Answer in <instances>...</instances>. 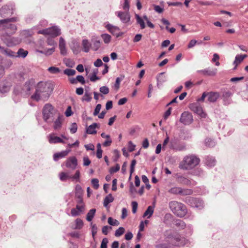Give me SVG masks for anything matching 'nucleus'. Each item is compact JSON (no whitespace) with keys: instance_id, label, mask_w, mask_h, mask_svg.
Instances as JSON below:
<instances>
[{"instance_id":"obj_27","label":"nucleus","mask_w":248,"mask_h":248,"mask_svg":"<svg viewBox=\"0 0 248 248\" xmlns=\"http://www.w3.org/2000/svg\"><path fill=\"white\" fill-rule=\"evenodd\" d=\"M165 73L162 72L159 73L156 77L157 81V86L159 88V85L162 84L164 82H166L167 80V77L164 75Z\"/></svg>"},{"instance_id":"obj_34","label":"nucleus","mask_w":248,"mask_h":248,"mask_svg":"<svg viewBox=\"0 0 248 248\" xmlns=\"http://www.w3.org/2000/svg\"><path fill=\"white\" fill-rule=\"evenodd\" d=\"M154 213V207L152 206H149L148 207L147 210L144 212L143 217H146L148 218H150V217L152 216Z\"/></svg>"},{"instance_id":"obj_45","label":"nucleus","mask_w":248,"mask_h":248,"mask_svg":"<svg viewBox=\"0 0 248 248\" xmlns=\"http://www.w3.org/2000/svg\"><path fill=\"white\" fill-rule=\"evenodd\" d=\"M76 229H80L83 226V222L80 218L76 219Z\"/></svg>"},{"instance_id":"obj_28","label":"nucleus","mask_w":248,"mask_h":248,"mask_svg":"<svg viewBox=\"0 0 248 248\" xmlns=\"http://www.w3.org/2000/svg\"><path fill=\"white\" fill-rule=\"evenodd\" d=\"M59 48L60 49L61 54L62 55H65L66 54L65 43L64 40L62 37H60V38Z\"/></svg>"},{"instance_id":"obj_52","label":"nucleus","mask_w":248,"mask_h":248,"mask_svg":"<svg viewBox=\"0 0 248 248\" xmlns=\"http://www.w3.org/2000/svg\"><path fill=\"white\" fill-rule=\"evenodd\" d=\"M53 38V37L48 38L47 40V43L48 45L55 47L57 44Z\"/></svg>"},{"instance_id":"obj_23","label":"nucleus","mask_w":248,"mask_h":248,"mask_svg":"<svg viewBox=\"0 0 248 248\" xmlns=\"http://www.w3.org/2000/svg\"><path fill=\"white\" fill-rule=\"evenodd\" d=\"M0 53L11 58H16V53L7 48L3 47L2 48Z\"/></svg>"},{"instance_id":"obj_38","label":"nucleus","mask_w":248,"mask_h":248,"mask_svg":"<svg viewBox=\"0 0 248 248\" xmlns=\"http://www.w3.org/2000/svg\"><path fill=\"white\" fill-rule=\"evenodd\" d=\"M95 212L96 210L95 209H92L89 211V212L87 213L86 217V219L88 221H91L92 220L94 216Z\"/></svg>"},{"instance_id":"obj_9","label":"nucleus","mask_w":248,"mask_h":248,"mask_svg":"<svg viewBox=\"0 0 248 248\" xmlns=\"http://www.w3.org/2000/svg\"><path fill=\"white\" fill-rule=\"evenodd\" d=\"M14 10V5L12 4L5 5L0 9V16L7 18L13 15Z\"/></svg>"},{"instance_id":"obj_36","label":"nucleus","mask_w":248,"mask_h":248,"mask_svg":"<svg viewBox=\"0 0 248 248\" xmlns=\"http://www.w3.org/2000/svg\"><path fill=\"white\" fill-rule=\"evenodd\" d=\"M59 177L62 181H66L70 179L71 175L68 172H62L59 174Z\"/></svg>"},{"instance_id":"obj_53","label":"nucleus","mask_w":248,"mask_h":248,"mask_svg":"<svg viewBox=\"0 0 248 248\" xmlns=\"http://www.w3.org/2000/svg\"><path fill=\"white\" fill-rule=\"evenodd\" d=\"M77 129L78 126L77 124L75 123H72L70 128V132L73 134L75 133L77 131Z\"/></svg>"},{"instance_id":"obj_54","label":"nucleus","mask_w":248,"mask_h":248,"mask_svg":"<svg viewBox=\"0 0 248 248\" xmlns=\"http://www.w3.org/2000/svg\"><path fill=\"white\" fill-rule=\"evenodd\" d=\"M101 108V105L100 104H97L94 110V112L93 113V115L94 116L97 115L99 114Z\"/></svg>"},{"instance_id":"obj_26","label":"nucleus","mask_w":248,"mask_h":248,"mask_svg":"<svg viewBox=\"0 0 248 248\" xmlns=\"http://www.w3.org/2000/svg\"><path fill=\"white\" fill-rule=\"evenodd\" d=\"M189 200L194 202V204L192 206H194L197 208L201 209L204 206V202L202 200L194 198H190Z\"/></svg>"},{"instance_id":"obj_59","label":"nucleus","mask_w":248,"mask_h":248,"mask_svg":"<svg viewBox=\"0 0 248 248\" xmlns=\"http://www.w3.org/2000/svg\"><path fill=\"white\" fill-rule=\"evenodd\" d=\"M136 164V160L135 159H133L131 161V165H130V175L132 174V173L134 171V168Z\"/></svg>"},{"instance_id":"obj_30","label":"nucleus","mask_w":248,"mask_h":248,"mask_svg":"<svg viewBox=\"0 0 248 248\" xmlns=\"http://www.w3.org/2000/svg\"><path fill=\"white\" fill-rule=\"evenodd\" d=\"M92 48L94 51H97L100 47V41L97 39H92Z\"/></svg>"},{"instance_id":"obj_50","label":"nucleus","mask_w":248,"mask_h":248,"mask_svg":"<svg viewBox=\"0 0 248 248\" xmlns=\"http://www.w3.org/2000/svg\"><path fill=\"white\" fill-rule=\"evenodd\" d=\"M92 184L93 186V187L97 189L99 187V181L96 178H93L92 180L91 181Z\"/></svg>"},{"instance_id":"obj_1","label":"nucleus","mask_w":248,"mask_h":248,"mask_svg":"<svg viewBox=\"0 0 248 248\" xmlns=\"http://www.w3.org/2000/svg\"><path fill=\"white\" fill-rule=\"evenodd\" d=\"M53 90L52 84L48 82H39L36 86L35 93L31 98L38 101L40 100L46 101Z\"/></svg>"},{"instance_id":"obj_43","label":"nucleus","mask_w":248,"mask_h":248,"mask_svg":"<svg viewBox=\"0 0 248 248\" xmlns=\"http://www.w3.org/2000/svg\"><path fill=\"white\" fill-rule=\"evenodd\" d=\"M80 175V173L79 170H77L74 175H71L70 179H72V181H76V182H79Z\"/></svg>"},{"instance_id":"obj_6","label":"nucleus","mask_w":248,"mask_h":248,"mask_svg":"<svg viewBox=\"0 0 248 248\" xmlns=\"http://www.w3.org/2000/svg\"><path fill=\"white\" fill-rule=\"evenodd\" d=\"M37 33L44 35H49L52 37L58 36L61 33L60 29L57 26H53L51 28L39 30Z\"/></svg>"},{"instance_id":"obj_19","label":"nucleus","mask_w":248,"mask_h":248,"mask_svg":"<svg viewBox=\"0 0 248 248\" xmlns=\"http://www.w3.org/2000/svg\"><path fill=\"white\" fill-rule=\"evenodd\" d=\"M48 142L50 144H56L58 143H64L65 142L60 138L55 136L54 133L49 135L47 137Z\"/></svg>"},{"instance_id":"obj_37","label":"nucleus","mask_w":248,"mask_h":248,"mask_svg":"<svg viewBox=\"0 0 248 248\" xmlns=\"http://www.w3.org/2000/svg\"><path fill=\"white\" fill-rule=\"evenodd\" d=\"M101 37L103 39L104 43L106 44H109L111 40V36L107 33H104L101 34Z\"/></svg>"},{"instance_id":"obj_4","label":"nucleus","mask_w":248,"mask_h":248,"mask_svg":"<svg viewBox=\"0 0 248 248\" xmlns=\"http://www.w3.org/2000/svg\"><path fill=\"white\" fill-rule=\"evenodd\" d=\"M57 113V110L52 105L49 103L46 104L42 110L43 118L45 122L51 123L54 121V116Z\"/></svg>"},{"instance_id":"obj_42","label":"nucleus","mask_w":248,"mask_h":248,"mask_svg":"<svg viewBox=\"0 0 248 248\" xmlns=\"http://www.w3.org/2000/svg\"><path fill=\"white\" fill-rule=\"evenodd\" d=\"M205 144L206 146L209 147H214L216 145V142L214 140L210 139V138H207L205 140Z\"/></svg>"},{"instance_id":"obj_35","label":"nucleus","mask_w":248,"mask_h":248,"mask_svg":"<svg viewBox=\"0 0 248 248\" xmlns=\"http://www.w3.org/2000/svg\"><path fill=\"white\" fill-rule=\"evenodd\" d=\"M114 200V198L112 197L111 194L106 196L104 200L103 204L105 207H107L108 205L112 202Z\"/></svg>"},{"instance_id":"obj_3","label":"nucleus","mask_w":248,"mask_h":248,"mask_svg":"<svg viewBox=\"0 0 248 248\" xmlns=\"http://www.w3.org/2000/svg\"><path fill=\"white\" fill-rule=\"evenodd\" d=\"M200 161V159L196 155H189L184 157L183 161L179 165V168L185 170H190L198 165Z\"/></svg>"},{"instance_id":"obj_11","label":"nucleus","mask_w":248,"mask_h":248,"mask_svg":"<svg viewBox=\"0 0 248 248\" xmlns=\"http://www.w3.org/2000/svg\"><path fill=\"white\" fill-rule=\"evenodd\" d=\"M105 27L111 34L116 36V37L121 36L124 34L123 32L120 31L119 28L117 26L108 24Z\"/></svg>"},{"instance_id":"obj_5","label":"nucleus","mask_w":248,"mask_h":248,"mask_svg":"<svg viewBox=\"0 0 248 248\" xmlns=\"http://www.w3.org/2000/svg\"><path fill=\"white\" fill-rule=\"evenodd\" d=\"M169 206L171 211L180 217H184L187 213L186 206L181 202L171 201L169 203Z\"/></svg>"},{"instance_id":"obj_40","label":"nucleus","mask_w":248,"mask_h":248,"mask_svg":"<svg viewBox=\"0 0 248 248\" xmlns=\"http://www.w3.org/2000/svg\"><path fill=\"white\" fill-rule=\"evenodd\" d=\"M92 94L91 92H89L87 90L85 91V94L82 98L83 101H86L88 102H90L92 100Z\"/></svg>"},{"instance_id":"obj_20","label":"nucleus","mask_w":248,"mask_h":248,"mask_svg":"<svg viewBox=\"0 0 248 248\" xmlns=\"http://www.w3.org/2000/svg\"><path fill=\"white\" fill-rule=\"evenodd\" d=\"M219 97V94L217 92L207 93L208 101L211 103L215 102Z\"/></svg>"},{"instance_id":"obj_58","label":"nucleus","mask_w":248,"mask_h":248,"mask_svg":"<svg viewBox=\"0 0 248 248\" xmlns=\"http://www.w3.org/2000/svg\"><path fill=\"white\" fill-rule=\"evenodd\" d=\"M111 229H112L111 227L108 226H104L103 227V228L102 229V233L105 235H107L108 233V230H111Z\"/></svg>"},{"instance_id":"obj_24","label":"nucleus","mask_w":248,"mask_h":248,"mask_svg":"<svg viewBox=\"0 0 248 248\" xmlns=\"http://www.w3.org/2000/svg\"><path fill=\"white\" fill-rule=\"evenodd\" d=\"M99 124L97 123H93L86 128V133L88 134H95L97 133L95 128H99Z\"/></svg>"},{"instance_id":"obj_60","label":"nucleus","mask_w":248,"mask_h":248,"mask_svg":"<svg viewBox=\"0 0 248 248\" xmlns=\"http://www.w3.org/2000/svg\"><path fill=\"white\" fill-rule=\"evenodd\" d=\"M55 51V47H52L51 48L45 49V55L46 56L51 55Z\"/></svg>"},{"instance_id":"obj_14","label":"nucleus","mask_w":248,"mask_h":248,"mask_svg":"<svg viewBox=\"0 0 248 248\" xmlns=\"http://www.w3.org/2000/svg\"><path fill=\"white\" fill-rule=\"evenodd\" d=\"M190 109L202 118H205L206 113L203 111L202 108L197 104H192L190 106Z\"/></svg>"},{"instance_id":"obj_18","label":"nucleus","mask_w":248,"mask_h":248,"mask_svg":"<svg viewBox=\"0 0 248 248\" xmlns=\"http://www.w3.org/2000/svg\"><path fill=\"white\" fill-rule=\"evenodd\" d=\"M217 69L216 68L211 69L207 68L203 70H200L197 71V73L201 74L204 76H214L217 73Z\"/></svg>"},{"instance_id":"obj_25","label":"nucleus","mask_w":248,"mask_h":248,"mask_svg":"<svg viewBox=\"0 0 248 248\" xmlns=\"http://www.w3.org/2000/svg\"><path fill=\"white\" fill-rule=\"evenodd\" d=\"M216 161L214 157L207 156L205 159V164L209 167H214L216 165Z\"/></svg>"},{"instance_id":"obj_16","label":"nucleus","mask_w":248,"mask_h":248,"mask_svg":"<svg viewBox=\"0 0 248 248\" xmlns=\"http://www.w3.org/2000/svg\"><path fill=\"white\" fill-rule=\"evenodd\" d=\"M116 14L120 18L121 21L124 23H128L130 21V16L128 11L117 12Z\"/></svg>"},{"instance_id":"obj_51","label":"nucleus","mask_w":248,"mask_h":248,"mask_svg":"<svg viewBox=\"0 0 248 248\" xmlns=\"http://www.w3.org/2000/svg\"><path fill=\"white\" fill-rule=\"evenodd\" d=\"M99 91L104 94H107L109 93V89L107 86L101 87L99 89Z\"/></svg>"},{"instance_id":"obj_61","label":"nucleus","mask_w":248,"mask_h":248,"mask_svg":"<svg viewBox=\"0 0 248 248\" xmlns=\"http://www.w3.org/2000/svg\"><path fill=\"white\" fill-rule=\"evenodd\" d=\"M77 82H79L82 84H84L85 83V80L84 79V77L81 75H78L76 77Z\"/></svg>"},{"instance_id":"obj_12","label":"nucleus","mask_w":248,"mask_h":248,"mask_svg":"<svg viewBox=\"0 0 248 248\" xmlns=\"http://www.w3.org/2000/svg\"><path fill=\"white\" fill-rule=\"evenodd\" d=\"M232 94V93L228 90H225L222 92L221 99H222L223 105H228L232 103L231 96Z\"/></svg>"},{"instance_id":"obj_2","label":"nucleus","mask_w":248,"mask_h":248,"mask_svg":"<svg viewBox=\"0 0 248 248\" xmlns=\"http://www.w3.org/2000/svg\"><path fill=\"white\" fill-rule=\"evenodd\" d=\"M18 21L16 17L7 18L0 20V35L11 36L17 31L16 25L14 23Z\"/></svg>"},{"instance_id":"obj_32","label":"nucleus","mask_w":248,"mask_h":248,"mask_svg":"<svg viewBox=\"0 0 248 248\" xmlns=\"http://www.w3.org/2000/svg\"><path fill=\"white\" fill-rule=\"evenodd\" d=\"M28 54V51L23 48H19L16 53V58H25Z\"/></svg>"},{"instance_id":"obj_47","label":"nucleus","mask_w":248,"mask_h":248,"mask_svg":"<svg viewBox=\"0 0 248 248\" xmlns=\"http://www.w3.org/2000/svg\"><path fill=\"white\" fill-rule=\"evenodd\" d=\"M76 71L71 69H66L63 71V73L68 76H74L76 74Z\"/></svg>"},{"instance_id":"obj_31","label":"nucleus","mask_w":248,"mask_h":248,"mask_svg":"<svg viewBox=\"0 0 248 248\" xmlns=\"http://www.w3.org/2000/svg\"><path fill=\"white\" fill-rule=\"evenodd\" d=\"M82 45L83 46V50L85 52H88L91 47H92L91 43L87 39L82 40Z\"/></svg>"},{"instance_id":"obj_8","label":"nucleus","mask_w":248,"mask_h":248,"mask_svg":"<svg viewBox=\"0 0 248 248\" xmlns=\"http://www.w3.org/2000/svg\"><path fill=\"white\" fill-rule=\"evenodd\" d=\"M1 40L9 47L13 46L19 44L21 40L17 37H11L8 35H3L0 36Z\"/></svg>"},{"instance_id":"obj_22","label":"nucleus","mask_w":248,"mask_h":248,"mask_svg":"<svg viewBox=\"0 0 248 248\" xmlns=\"http://www.w3.org/2000/svg\"><path fill=\"white\" fill-rule=\"evenodd\" d=\"M70 152V149L66 150L65 151H62L60 153H57L53 155V159L56 161L60 158H62L66 156L68 153Z\"/></svg>"},{"instance_id":"obj_55","label":"nucleus","mask_w":248,"mask_h":248,"mask_svg":"<svg viewBox=\"0 0 248 248\" xmlns=\"http://www.w3.org/2000/svg\"><path fill=\"white\" fill-rule=\"evenodd\" d=\"M135 145H134L131 141H129L128 143V149L130 152H131L135 150Z\"/></svg>"},{"instance_id":"obj_29","label":"nucleus","mask_w":248,"mask_h":248,"mask_svg":"<svg viewBox=\"0 0 248 248\" xmlns=\"http://www.w3.org/2000/svg\"><path fill=\"white\" fill-rule=\"evenodd\" d=\"M34 84V81L33 80H29L26 82L24 85L23 90L27 92V93H29L30 91L32 88Z\"/></svg>"},{"instance_id":"obj_21","label":"nucleus","mask_w":248,"mask_h":248,"mask_svg":"<svg viewBox=\"0 0 248 248\" xmlns=\"http://www.w3.org/2000/svg\"><path fill=\"white\" fill-rule=\"evenodd\" d=\"M175 225L180 229H184L186 228H188L190 230H192V226L188 225L187 227L186 223L182 220L177 219L175 221Z\"/></svg>"},{"instance_id":"obj_17","label":"nucleus","mask_w":248,"mask_h":248,"mask_svg":"<svg viewBox=\"0 0 248 248\" xmlns=\"http://www.w3.org/2000/svg\"><path fill=\"white\" fill-rule=\"evenodd\" d=\"M169 192L173 194L187 195L189 194L190 192L188 190H184L179 187H174L169 190Z\"/></svg>"},{"instance_id":"obj_57","label":"nucleus","mask_w":248,"mask_h":248,"mask_svg":"<svg viewBox=\"0 0 248 248\" xmlns=\"http://www.w3.org/2000/svg\"><path fill=\"white\" fill-rule=\"evenodd\" d=\"M120 168V166L118 164H117L116 165V166L111 167L109 170V172L111 173H115L119 170Z\"/></svg>"},{"instance_id":"obj_41","label":"nucleus","mask_w":248,"mask_h":248,"mask_svg":"<svg viewBox=\"0 0 248 248\" xmlns=\"http://www.w3.org/2000/svg\"><path fill=\"white\" fill-rule=\"evenodd\" d=\"M62 126L61 116L59 115L58 118L54 121V128L55 130L59 129Z\"/></svg>"},{"instance_id":"obj_33","label":"nucleus","mask_w":248,"mask_h":248,"mask_svg":"<svg viewBox=\"0 0 248 248\" xmlns=\"http://www.w3.org/2000/svg\"><path fill=\"white\" fill-rule=\"evenodd\" d=\"M247 57V55H237L235 56V60L233 64L235 65V67L240 63L244 59Z\"/></svg>"},{"instance_id":"obj_64","label":"nucleus","mask_w":248,"mask_h":248,"mask_svg":"<svg viewBox=\"0 0 248 248\" xmlns=\"http://www.w3.org/2000/svg\"><path fill=\"white\" fill-rule=\"evenodd\" d=\"M203 171L200 168H197L194 171V174L198 176H202L203 175Z\"/></svg>"},{"instance_id":"obj_10","label":"nucleus","mask_w":248,"mask_h":248,"mask_svg":"<svg viewBox=\"0 0 248 248\" xmlns=\"http://www.w3.org/2000/svg\"><path fill=\"white\" fill-rule=\"evenodd\" d=\"M64 165H65L67 168L71 169L73 170H75L78 166V160L74 156H70L66 160L62 165V166H63Z\"/></svg>"},{"instance_id":"obj_15","label":"nucleus","mask_w":248,"mask_h":248,"mask_svg":"<svg viewBox=\"0 0 248 248\" xmlns=\"http://www.w3.org/2000/svg\"><path fill=\"white\" fill-rule=\"evenodd\" d=\"M180 121L184 124H190L193 121L192 116L189 113L185 112L182 114Z\"/></svg>"},{"instance_id":"obj_62","label":"nucleus","mask_w":248,"mask_h":248,"mask_svg":"<svg viewBox=\"0 0 248 248\" xmlns=\"http://www.w3.org/2000/svg\"><path fill=\"white\" fill-rule=\"evenodd\" d=\"M85 208L84 204H77L76 205V209L80 213L83 212Z\"/></svg>"},{"instance_id":"obj_48","label":"nucleus","mask_w":248,"mask_h":248,"mask_svg":"<svg viewBox=\"0 0 248 248\" xmlns=\"http://www.w3.org/2000/svg\"><path fill=\"white\" fill-rule=\"evenodd\" d=\"M76 196L78 197L82 194V189L81 186L79 185H77L75 187Z\"/></svg>"},{"instance_id":"obj_49","label":"nucleus","mask_w":248,"mask_h":248,"mask_svg":"<svg viewBox=\"0 0 248 248\" xmlns=\"http://www.w3.org/2000/svg\"><path fill=\"white\" fill-rule=\"evenodd\" d=\"M124 228L121 227L115 231V235L116 237H119L124 232Z\"/></svg>"},{"instance_id":"obj_56","label":"nucleus","mask_w":248,"mask_h":248,"mask_svg":"<svg viewBox=\"0 0 248 248\" xmlns=\"http://www.w3.org/2000/svg\"><path fill=\"white\" fill-rule=\"evenodd\" d=\"M122 80V78L118 77L117 78L116 81L114 84V88L118 90L120 88V84L121 81Z\"/></svg>"},{"instance_id":"obj_44","label":"nucleus","mask_w":248,"mask_h":248,"mask_svg":"<svg viewBox=\"0 0 248 248\" xmlns=\"http://www.w3.org/2000/svg\"><path fill=\"white\" fill-rule=\"evenodd\" d=\"M108 222L109 224L112 226H118L120 224L119 222L113 218L109 217L108 218Z\"/></svg>"},{"instance_id":"obj_39","label":"nucleus","mask_w":248,"mask_h":248,"mask_svg":"<svg viewBox=\"0 0 248 248\" xmlns=\"http://www.w3.org/2000/svg\"><path fill=\"white\" fill-rule=\"evenodd\" d=\"M136 18L137 23L140 25L141 29H144L145 28V24L144 20L138 15H136Z\"/></svg>"},{"instance_id":"obj_7","label":"nucleus","mask_w":248,"mask_h":248,"mask_svg":"<svg viewBox=\"0 0 248 248\" xmlns=\"http://www.w3.org/2000/svg\"><path fill=\"white\" fill-rule=\"evenodd\" d=\"M169 148L175 151H183L186 150V145L185 143L180 142L176 139H171L169 143Z\"/></svg>"},{"instance_id":"obj_13","label":"nucleus","mask_w":248,"mask_h":248,"mask_svg":"<svg viewBox=\"0 0 248 248\" xmlns=\"http://www.w3.org/2000/svg\"><path fill=\"white\" fill-rule=\"evenodd\" d=\"M12 86V83L8 80H4L0 83V93H5L8 92Z\"/></svg>"},{"instance_id":"obj_63","label":"nucleus","mask_w":248,"mask_h":248,"mask_svg":"<svg viewBox=\"0 0 248 248\" xmlns=\"http://www.w3.org/2000/svg\"><path fill=\"white\" fill-rule=\"evenodd\" d=\"M108 243V239L107 238H104L101 242L100 248H107Z\"/></svg>"},{"instance_id":"obj_46","label":"nucleus","mask_w":248,"mask_h":248,"mask_svg":"<svg viewBox=\"0 0 248 248\" xmlns=\"http://www.w3.org/2000/svg\"><path fill=\"white\" fill-rule=\"evenodd\" d=\"M48 71L51 74H58L60 72V69L56 67L51 66L48 68Z\"/></svg>"}]
</instances>
